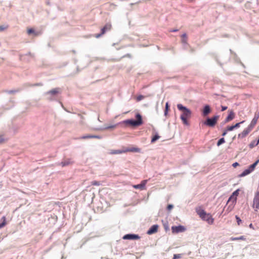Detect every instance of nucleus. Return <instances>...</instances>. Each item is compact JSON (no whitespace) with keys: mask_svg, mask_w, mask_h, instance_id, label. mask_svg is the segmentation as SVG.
<instances>
[{"mask_svg":"<svg viewBox=\"0 0 259 259\" xmlns=\"http://www.w3.org/2000/svg\"><path fill=\"white\" fill-rule=\"evenodd\" d=\"M177 108L180 111L182 112L180 116V118L183 123L185 125H188L189 123L187 119L190 118L191 116L192 112L191 110L181 104H178L177 105Z\"/></svg>","mask_w":259,"mask_h":259,"instance_id":"obj_1","label":"nucleus"},{"mask_svg":"<svg viewBox=\"0 0 259 259\" xmlns=\"http://www.w3.org/2000/svg\"><path fill=\"white\" fill-rule=\"evenodd\" d=\"M195 210L199 217L208 224L212 225L214 222V219L210 213H206L201 207H197Z\"/></svg>","mask_w":259,"mask_h":259,"instance_id":"obj_2","label":"nucleus"},{"mask_svg":"<svg viewBox=\"0 0 259 259\" xmlns=\"http://www.w3.org/2000/svg\"><path fill=\"white\" fill-rule=\"evenodd\" d=\"M136 117L137 118V120H134L132 119H128L123 121V122L126 124H130L132 126H139L141 125L143 123L142 116L140 114H137Z\"/></svg>","mask_w":259,"mask_h":259,"instance_id":"obj_3","label":"nucleus"},{"mask_svg":"<svg viewBox=\"0 0 259 259\" xmlns=\"http://www.w3.org/2000/svg\"><path fill=\"white\" fill-rule=\"evenodd\" d=\"M219 119V116H214L212 118H208L204 122V124L209 127H213L215 125Z\"/></svg>","mask_w":259,"mask_h":259,"instance_id":"obj_4","label":"nucleus"},{"mask_svg":"<svg viewBox=\"0 0 259 259\" xmlns=\"http://www.w3.org/2000/svg\"><path fill=\"white\" fill-rule=\"evenodd\" d=\"M186 228L182 225H179L178 226H172L171 227V231L174 234H177L180 232H184L186 231Z\"/></svg>","mask_w":259,"mask_h":259,"instance_id":"obj_5","label":"nucleus"},{"mask_svg":"<svg viewBox=\"0 0 259 259\" xmlns=\"http://www.w3.org/2000/svg\"><path fill=\"white\" fill-rule=\"evenodd\" d=\"M253 207L255 211L257 212L259 209V192H257L253 201Z\"/></svg>","mask_w":259,"mask_h":259,"instance_id":"obj_6","label":"nucleus"},{"mask_svg":"<svg viewBox=\"0 0 259 259\" xmlns=\"http://www.w3.org/2000/svg\"><path fill=\"white\" fill-rule=\"evenodd\" d=\"M112 28V25L110 23H107L101 29V33L97 34L96 37H99L102 35L104 34L107 31L110 30Z\"/></svg>","mask_w":259,"mask_h":259,"instance_id":"obj_7","label":"nucleus"},{"mask_svg":"<svg viewBox=\"0 0 259 259\" xmlns=\"http://www.w3.org/2000/svg\"><path fill=\"white\" fill-rule=\"evenodd\" d=\"M122 238L124 240H137L139 239L140 237L136 234H126L123 236Z\"/></svg>","mask_w":259,"mask_h":259,"instance_id":"obj_8","label":"nucleus"},{"mask_svg":"<svg viewBox=\"0 0 259 259\" xmlns=\"http://www.w3.org/2000/svg\"><path fill=\"white\" fill-rule=\"evenodd\" d=\"M252 130L248 126L238 135V137L240 138L245 137Z\"/></svg>","mask_w":259,"mask_h":259,"instance_id":"obj_9","label":"nucleus"},{"mask_svg":"<svg viewBox=\"0 0 259 259\" xmlns=\"http://www.w3.org/2000/svg\"><path fill=\"white\" fill-rule=\"evenodd\" d=\"M147 180H143L141 182V184L133 185V187L135 189H139L140 190H144L145 189V185L147 184Z\"/></svg>","mask_w":259,"mask_h":259,"instance_id":"obj_10","label":"nucleus"},{"mask_svg":"<svg viewBox=\"0 0 259 259\" xmlns=\"http://www.w3.org/2000/svg\"><path fill=\"white\" fill-rule=\"evenodd\" d=\"M158 226L157 225H153L147 231V234L149 235H151L156 233L158 231Z\"/></svg>","mask_w":259,"mask_h":259,"instance_id":"obj_11","label":"nucleus"},{"mask_svg":"<svg viewBox=\"0 0 259 259\" xmlns=\"http://www.w3.org/2000/svg\"><path fill=\"white\" fill-rule=\"evenodd\" d=\"M258 116L255 115L254 116L253 118L252 119L250 123L249 124V125L248 126L249 127H250L251 130H252L253 128V127H254V126L256 125L257 121L258 120Z\"/></svg>","mask_w":259,"mask_h":259,"instance_id":"obj_12","label":"nucleus"},{"mask_svg":"<svg viewBox=\"0 0 259 259\" xmlns=\"http://www.w3.org/2000/svg\"><path fill=\"white\" fill-rule=\"evenodd\" d=\"M74 163L72 159H67L62 161L60 164L62 166H65L69 165L72 164Z\"/></svg>","mask_w":259,"mask_h":259,"instance_id":"obj_13","label":"nucleus"},{"mask_svg":"<svg viewBox=\"0 0 259 259\" xmlns=\"http://www.w3.org/2000/svg\"><path fill=\"white\" fill-rule=\"evenodd\" d=\"M229 114L225 119V122H227L233 120L235 117V113L232 110L229 111Z\"/></svg>","mask_w":259,"mask_h":259,"instance_id":"obj_14","label":"nucleus"},{"mask_svg":"<svg viewBox=\"0 0 259 259\" xmlns=\"http://www.w3.org/2000/svg\"><path fill=\"white\" fill-rule=\"evenodd\" d=\"M211 111L209 105H205L203 111V115L207 116Z\"/></svg>","mask_w":259,"mask_h":259,"instance_id":"obj_15","label":"nucleus"},{"mask_svg":"<svg viewBox=\"0 0 259 259\" xmlns=\"http://www.w3.org/2000/svg\"><path fill=\"white\" fill-rule=\"evenodd\" d=\"M239 189H237L232 194V195L229 198L228 201H230L232 199H234V200L236 201L237 199V196L239 195Z\"/></svg>","mask_w":259,"mask_h":259,"instance_id":"obj_16","label":"nucleus"},{"mask_svg":"<svg viewBox=\"0 0 259 259\" xmlns=\"http://www.w3.org/2000/svg\"><path fill=\"white\" fill-rule=\"evenodd\" d=\"M124 151H125V152H140L141 149L138 148L134 147V148H126L124 149Z\"/></svg>","mask_w":259,"mask_h":259,"instance_id":"obj_17","label":"nucleus"},{"mask_svg":"<svg viewBox=\"0 0 259 259\" xmlns=\"http://www.w3.org/2000/svg\"><path fill=\"white\" fill-rule=\"evenodd\" d=\"M59 92V89L56 88L52 90L51 91H50L48 92L46 94L47 95H55L57 94Z\"/></svg>","mask_w":259,"mask_h":259,"instance_id":"obj_18","label":"nucleus"},{"mask_svg":"<svg viewBox=\"0 0 259 259\" xmlns=\"http://www.w3.org/2000/svg\"><path fill=\"white\" fill-rule=\"evenodd\" d=\"M251 172L249 168H247L244 170L241 174L239 175V177H243L249 174Z\"/></svg>","mask_w":259,"mask_h":259,"instance_id":"obj_19","label":"nucleus"},{"mask_svg":"<svg viewBox=\"0 0 259 259\" xmlns=\"http://www.w3.org/2000/svg\"><path fill=\"white\" fill-rule=\"evenodd\" d=\"M123 153H125V151H124V150H111L110 152L111 154H122Z\"/></svg>","mask_w":259,"mask_h":259,"instance_id":"obj_20","label":"nucleus"},{"mask_svg":"<svg viewBox=\"0 0 259 259\" xmlns=\"http://www.w3.org/2000/svg\"><path fill=\"white\" fill-rule=\"evenodd\" d=\"M258 162H259V159L256 160L254 163H253L252 164H251L249 166L248 168L249 169V170H250L251 172H252V171L254 170L255 166H256V165L257 164V163Z\"/></svg>","mask_w":259,"mask_h":259,"instance_id":"obj_21","label":"nucleus"},{"mask_svg":"<svg viewBox=\"0 0 259 259\" xmlns=\"http://www.w3.org/2000/svg\"><path fill=\"white\" fill-rule=\"evenodd\" d=\"M27 33L29 35L31 34H33L35 36H37L39 34L38 32L35 31V30L32 28H29L27 29Z\"/></svg>","mask_w":259,"mask_h":259,"instance_id":"obj_22","label":"nucleus"},{"mask_svg":"<svg viewBox=\"0 0 259 259\" xmlns=\"http://www.w3.org/2000/svg\"><path fill=\"white\" fill-rule=\"evenodd\" d=\"M1 220L2 221V223L0 224V229L5 227L7 224L6 217L4 216L3 217H2Z\"/></svg>","mask_w":259,"mask_h":259,"instance_id":"obj_23","label":"nucleus"},{"mask_svg":"<svg viewBox=\"0 0 259 259\" xmlns=\"http://www.w3.org/2000/svg\"><path fill=\"white\" fill-rule=\"evenodd\" d=\"M239 240H245V238L243 236H241L239 237H232V238H231V240H232V241Z\"/></svg>","mask_w":259,"mask_h":259,"instance_id":"obj_24","label":"nucleus"},{"mask_svg":"<svg viewBox=\"0 0 259 259\" xmlns=\"http://www.w3.org/2000/svg\"><path fill=\"white\" fill-rule=\"evenodd\" d=\"M258 144L259 143H257V141L255 142L254 141L251 142V143L249 144V147L250 148H252L254 147L257 146Z\"/></svg>","mask_w":259,"mask_h":259,"instance_id":"obj_25","label":"nucleus"},{"mask_svg":"<svg viewBox=\"0 0 259 259\" xmlns=\"http://www.w3.org/2000/svg\"><path fill=\"white\" fill-rule=\"evenodd\" d=\"M160 138V136H159L158 135H155L152 138V140H151V143H154L156 140H157L158 139H159Z\"/></svg>","mask_w":259,"mask_h":259,"instance_id":"obj_26","label":"nucleus"},{"mask_svg":"<svg viewBox=\"0 0 259 259\" xmlns=\"http://www.w3.org/2000/svg\"><path fill=\"white\" fill-rule=\"evenodd\" d=\"M225 142V139L224 138H221L220 139L219 141L217 143V146H220L221 144L224 143Z\"/></svg>","mask_w":259,"mask_h":259,"instance_id":"obj_27","label":"nucleus"},{"mask_svg":"<svg viewBox=\"0 0 259 259\" xmlns=\"http://www.w3.org/2000/svg\"><path fill=\"white\" fill-rule=\"evenodd\" d=\"M182 42L183 43H186L187 42V35L186 33H184L182 35Z\"/></svg>","mask_w":259,"mask_h":259,"instance_id":"obj_28","label":"nucleus"},{"mask_svg":"<svg viewBox=\"0 0 259 259\" xmlns=\"http://www.w3.org/2000/svg\"><path fill=\"white\" fill-rule=\"evenodd\" d=\"M168 110H169V105H168V103L167 102L165 104V109L164 111L165 115H167Z\"/></svg>","mask_w":259,"mask_h":259,"instance_id":"obj_29","label":"nucleus"},{"mask_svg":"<svg viewBox=\"0 0 259 259\" xmlns=\"http://www.w3.org/2000/svg\"><path fill=\"white\" fill-rule=\"evenodd\" d=\"M91 138H92V135H89L82 136L81 138H80L79 139H91Z\"/></svg>","mask_w":259,"mask_h":259,"instance_id":"obj_30","label":"nucleus"},{"mask_svg":"<svg viewBox=\"0 0 259 259\" xmlns=\"http://www.w3.org/2000/svg\"><path fill=\"white\" fill-rule=\"evenodd\" d=\"M235 218H236V220H237V224H238V225H240V224H241V222H242L241 220V219H240V218H239L238 216H237V215H236Z\"/></svg>","mask_w":259,"mask_h":259,"instance_id":"obj_31","label":"nucleus"},{"mask_svg":"<svg viewBox=\"0 0 259 259\" xmlns=\"http://www.w3.org/2000/svg\"><path fill=\"white\" fill-rule=\"evenodd\" d=\"M182 255L181 254H175L174 255L173 259H178L181 257Z\"/></svg>","mask_w":259,"mask_h":259,"instance_id":"obj_32","label":"nucleus"},{"mask_svg":"<svg viewBox=\"0 0 259 259\" xmlns=\"http://www.w3.org/2000/svg\"><path fill=\"white\" fill-rule=\"evenodd\" d=\"M144 98V96L143 95H139L137 97V101H140Z\"/></svg>","mask_w":259,"mask_h":259,"instance_id":"obj_33","label":"nucleus"},{"mask_svg":"<svg viewBox=\"0 0 259 259\" xmlns=\"http://www.w3.org/2000/svg\"><path fill=\"white\" fill-rule=\"evenodd\" d=\"M234 129V125L228 126L227 127L226 130L228 131H233Z\"/></svg>","mask_w":259,"mask_h":259,"instance_id":"obj_34","label":"nucleus"},{"mask_svg":"<svg viewBox=\"0 0 259 259\" xmlns=\"http://www.w3.org/2000/svg\"><path fill=\"white\" fill-rule=\"evenodd\" d=\"M92 185L94 186H99L100 185V183L98 181H93L92 182Z\"/></svg>","mask_w":259,"mask_h":259,"instance_id":"obj_35","label":"nucleus"},{"mask_svg":"<svg viewBox=\"0 0 259 259\" xmlns=\"http://www.w3.org/2000/svg\"><path fill=\"white\" fill-rule=\"evenodd\" d=\"M244 121H241L240 122H239V123H237L236 124H235L234 125V128H237V127H239V126H240V124L242 123H243Z\"/></svg>","mask_w":259,"mask_h":259,"instance_id":"obj_36","label":"nucleus"},{"mask_svg":"<svg viewBox=\"0 0 259 259\" xmlns=\"http://www.w3.org/2000/svg\"><path fill=\"white\" fill-rule=\"evenodd\" d=\"M173 208V205L171 204H168L167 206V209L168 210H170Z\"/></svg>","mask_w":259,"mask_h":259,"instance_id":"obj_37","label":"nucleus"},{"mask_svg":"<svg viewBox=\"0 0 259 259\" xmlns=\"http://www.w3.org/2000/svg\"><path fill=\"white\" fill-rule=\"evenodd\" d=\"M239 165V163L238 162H235L232 164V166L234 167H236L237 166Z\"/></svg>","mask_w":259,"mask_h":259,"instance_id":"obj_38","label":"nucleus"},{"mask_svg":"<svg viewBox=\"0 0 259 259\" xmlns=\"http://www.w3.org/2000/svg\"><path fill=\"white\" fill-rule=\"evenodd\" d=\"M92 138L100 139L101 137L99 136L92 135Z\"/></svg>","mask_w":259,"mask_h":259,"instance_id":"obj_39","label":"nucleus"},{"mask_svg":"<svg viewBox=\"0 0 259 259\" xmlns=\"http://www.w3.org/2000/svg\"><path fill=\"white\" fill-rule=\"evenodd\" d=\"M227 109V106H222V111L226 110Z\"/></svg>","mask_w":259,"mask_h":259,"instance_id":"obj_40","label":"nucleus"},{"mask_svg":"<svg viewBox=\"0 0 259 259\" xmlns=\"http://www.w3.org/2000/svg\"><path fill=\"white\" fill-rule=\"evenodd\" d=\"M228 132V131L226 129L222 134L223 136H225Z\"/></svg>","mask_w":259,"mask_h":259,"instance_id":"obj_41","label":"nucleus"},{"mask_svg":"<svg viewBox=\"0 0 259 259\" xmlns=\"http://www.w3.org/2000/svg\"><path fill=\"white\" fill-rule=\"evenodd\" d=\"M116 126V125H113L107 127L106 128L108 129V128H115Z\"/></svg>","mask_w":259,"mask_h":259,"instance_id":"obj_42","label":"nucleus"},{"mask_svg":"<svg viewBox=\"0 0 259 259\" xmlns=\"http://www.w3.org/2000/svg\"><path fill=\"white\" fill-rule=\"evenodd\" d=\"M3 141H4V139H3L2 138H0V143H3Z\"/></svg>","mask_w":259,"mask_h":259,"instance_id":"obj_43","label":"nucleus"},{"mask_svg":"<svg viewBox=\"0 0 259 259\" xmlns=\"http://www.w3.org/2000/svg\"><path fill=\"white\" fill-rule=\"evenodd\" d=\"M4 29V28H3L2 26H0V31L3 30Z\"/></svg>","mask_w":259,"mask_h":259,"instance_id":"obj_44","label":"nucleus"},{"mask_svg":"<svg viewBox=\"0 0 259 259\" xmlns=\"http://www.w3.org/2000/svg\"><path fill=\"white\" fill-rule=\"evenodd\" d=\"M249 227H250V228H253V226H252V224H250L249 225Z\"/></svg>","mask_w":259,"mask_h":259,"instance_id":"obj_45","label":"nucleus"},{"mask_svg":"<svg viewBox=\"0 0 259 259\" xmlns=\"http://www.w3.org/2000/svg\"><path fill=\"white\" fill-rule=\"evenodd\" d=\"M178 31L177 29H174V30H171L170 31L171 32H176V31Z\"/></svg>","mask_w":259,"mask_h":259,"instance_id":"obj_46","label":"nucleus"}]
</instances>
